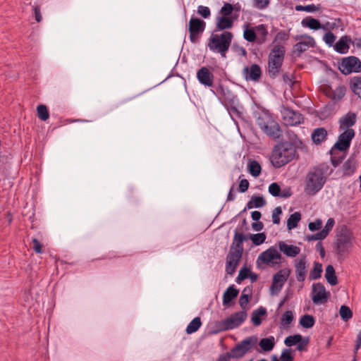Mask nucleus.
Listing matches in <instances>:
<instances>
[{"label": "nucleus", "mask_w": 361, "mask_h": 361, "mask_svg": "<svg viewBox=\"0 0 361 361\" xmlns=\"http://www.w3.org/2000/svg\"><path fill=\"white\" fill-rule=\"evenodd\" d=\"M338 69L343 75L361 71V61L356 56H348L342 59L338 63Z\"/></svg>", "instance_id": "obj_8"}, {"label": "nucleus", "mask_w": 361, "mask_h": 361, "mask_svg": "<svg viewBox=\"0 0 361 361\" xmlns=\"http://www.w3.org/2000/svg\"><path fill=\"white\" fill-rule=\"evenodd\" d=\"M197 78L204 86L213 87L214 76L208 68L205 66L200 68L197 72Z\"/></svg>", "instance_id": "obj_17"}, {"label": "nucleus", "mask_w": 361, "mask_h": 361, "mask_svg": "<svg viewBox=\"0 0 361 361\" xmlns=\"http://www.w3.org/2000/svg\"><path fill=\"white\" fill-rule=\"evenodd\" d=\"M267 314V310L263 307H259L258 309L254 310L252 313L251 321L255 326H259L262 324L260 317Z\"/></svg>", "instance_id": "obj_34"}, {"label": "nucleus", "mask_w": 361, "mask_h": 361, "mask_svg": "<svg viewBox=\"0 0 361 361\" xmlns=\"http://www.w3.org/2000/svg\"><path fill=\"white\" fill-rule=\"evenodd\" d=\"M247 318L246 311H240L232 314L224 320L221 321L218 326L221 331L233 329L240 326Z\"/></svg>", "instance_id": "obj_7"}, {"label": "nucleus", "mask_w": 361, "mask_h": 361, "mask_svg": "<svg viewBox=\"0 0 361 361\" xmlns=\"http://www.w3.org/2000/svg\"><path fill=\"white\" fill-rule=\"evenodd\" d=\"M336 38L335 35L331 31H329L324 35L323 39L327 45L331 47L334 45Z\"/></svg>", "instance_id": "obj_55"}, {"label": "nucleus", "mask_w": 361, "mask_h": 361, "mask_svg": "<svg viewBox=\"0 0 361 361\" xmlns=\"http://www.w3.org/2000/svg\"><path fill=\"white\" fill-rule=\"evenodd\" d=\"M234 7L232 4L229 3H225L224 6L221 7L220 13L222 15V16L229 17V16L232 13Z\"/></svg>", "instance_id": "obj_51"}, {"label": "nucleus", "mask_w": 361, "mask_h": 361, "mask_svg": "<svg viewBox=\"0 0 361 361\" xmlns=\"http://www.w3.org/2000/svg\"><path fill=\"white\" fill-rule=\"evenodd\" d=\"M267 136L274 139L278 140L283 137V130H281L279 124L274 120H271L267 128L262 130Z\"/></svg>", "instance_id": "obj_19"}, {"label": "nucleus", "mask_w": 361, "mask_h": 361, "mask_svg": "<svg viewBox=\"0 0 361 361\" xmlns=\"http://www.w3.org/2000/svg\"><path fill=\"white\" fill-rule=\"evenodd\" d=\"M256 118V123L260 128L261 130L267 128V125L269 124L271 120H273L272 116L268 111H259L255 114Z\"/></svg>", "instance_id": "obj_23"}, {"label": "nucleus", "mask_w": 361, "mask_h": 361, "mask_svg": "<svg viewBox=\"0 0 361 361\" xmlns=\"http://www.w3.org/2000/svg\"><path fill=\"white\" fill-rule=\"evenodd\" d=\"M296 279L299 282L305 281L307 273L306 257L301 256L295 262Z\"/></svg>", "instance_id": "obj_20"}, {"label": "nucleus", "mask_w": 361, "mask_h": 361, "mask_svg": "<svg viewBox=\"0 0 361 361\" xmlns=\"http://www.w3.org/2000/svg\"><path fill=\"white\" fill-rule=\"evenodd\" d=\"M310 341V339L308 337L303 338L302 336V341L298 343L297 345V350L299 351H306L307 350V345H308Z\"/></svg>", "instance_id": "obj_62"}, {"label": "nucleus", "mask_w": 361, "mask_h": 361, "mask_svg": "<svg viewBox=\"0 0 361 361\" xmlns=\"http://www.w3.org/2000/svg\"><path fill=\"white\" fill-rule=\"evenodd\" d=\"M233 25V20L231 17L221 16L217 18L216 31L230 29Z\"/></svg>", "instance_id": "obj_28"}, {"label": "nucleus", "mask_w": 361, "mask_h": 361, "mask_svg": "<svg viewBox=\"0 0 361 361\" xmlns=\"http://www.w3.org/2000/svg\"><path fill=\"white\" fill-rule=\"evenodd\" d=\"M294 319L293 313L291 310L286 311L281 318V325L283 328H287Z\"/></svg>", "instance_id": "obj_43"}, {"label": "nucleus", "mask_w": 361, "mask_h": 361, "mask_svg": "<svg viewBox=\"0 0 361 361\" xmlns=\"http://www.w3.org/2000/svg\"><path fill=\"white\" fill-rule=\"evenodd\" d=\"M37 116L42 121H47L49 117V114L47 107L44 104H39L37 107Z\"/></svg>", "instance_id": "obj_47"}, {"label": "nucleus", "mask_w": 361, "mask_h": 361, "mask_svg": "<svg viewBox=\"0 0 361 361\" xmlns=\"http://www.w3.org/2000/svg\"><path fill=\"white\" fill-rule=\"evenodd\" d=\"M350 245V236L346 227L341 229V231L336 235V247L338 255H342L345 252Z\"/></svg>", "instance_id": "obj_13"}, {"label": "nucleus", "mask_w": 361, "mask_h": 361, "mask_svg": "<svg viewBox=\"0 0 361 361\" xmlns=\"http://www.w3.org/2000/svg\"><path fill=\"white\" fill-rule=\"evenodd\" d=\"M325 278L327 282L331 286H335L338 283V279L335 273L334 268L331 264L326 267Z\"/></svg>", "instance_id": "obj_35"}, {"label": "nucleus", "mask_w": 361, "mask_h": 361, "mask_svg": "<svg viewBox=\"0 0 361 361\" xmlns=\"http://www.w3.org/2000/svg\"><path fill=\"white\" fill-rule=\"evenodd\" d=\"M302 341V336L300 334H295L293 336H289L286 338L284 343L288 347H291L296 345L298 343Z\"/></svg>", "instance_id": "obj_48"}, {"label": "nucleus", "mask_w": 361, "mask_h": 361, "mask_svg": "<svg viewBox=\"0 0 361 361\" xmlns=\"http://www.w3.org/2000/svg\"><path fill=\"white\" fill-rule=\"evenodd\" d=\"M249 238L255 245H259L265 241L267 236L264 233H259L250 234Z\"/></svg>", "instance_id": "obj_46"}, {"label": "nucleus", "mask_w": 361, "mask_h": 361, "mask_svg": "<svg viewBox=\"0 0 361 361\" xmlns=\"http://www.w3.org/2000/svg\"><path fill=\"white\" fill-rule=\"evenodd\" d=\"M315 42L313 37H307V40H302L296 43L293 47V53L300 56L302 53L310 47H314Z\"/></svg>", "instance_id": "obj_21"}, {"label": "nucleus", "mask_w": 361, "mask_h": 361, "mask_svg": "<svg viewBox=\"0 0 361 361\" xmlns=\"http://www.w3.org/2000/svg\"><path fill=\"white\" fill-rule=\"evenodd\" d=\"M206 27V23L203 20L197 18H191L189 21L188 30L190 33V40L192 43L198 42L202 32Z\"/></svg>", "instance_id": "obj_9"}, {"label": "nucleus", "mask_w": 361, "mask_h": 361, "mask_svg": "<svg viewBox=\"0 0 361 361\" xmlns=\"http://www.w3.org/2000/svg\"><path fill=\"white\" fill-rule=\"evenodd\" d=\"M322 226V221L321 219H317L314 222H310L308 224V228L311 231H315L320 229Z\"/></svg>", "instance_id": "obj_63"}, {"label": "nucleus", "mask_w": 361, "mask_h": 361, "mask_svg": "<svg viewBox=\"0 0 361 361\" xmlns=\"http://www.w3.org/2000/svg\"><path fill=\"white\" fill-rule=\"evenodd\" d=\"M335 224V221L333 218H329L325 225V227L321 231L324 235L326 237L329 232L333 228Z\"/></svg>", "instance_id": "obj_57"}, {"label": "nucleus", "mask_w": 361, "mask_h": 361, "mask_svg": "<svg viewBox=\"0 0 361 361\" xmlns=\"http://www.w3.org/2000/svg\"><path fill=\"white\" fill-rule=\"evenodd\" d=\"M247 240V236L238 231H235L233 240L231 247H233L235 250H238L243 252V241Z\"/></svg>", "instance_id": "obj_26"}, {"label": "nucleus", "mask_w": 361, "mask_h": 361, "mask_svg": "<svg viewBox=\"0 0 361 361\" xmlns=\"http://www.w3.org/2000/svg\"><path fill=\"white\" fill-rule=\"evenodd\" d=\"M246 288H245L240 297L239 299V305L240 307L245 311V310L247 307V304L250 301V296L248 294H245Z\"/></svg>", "instance_id": "obj_49"}, {"label": "nucleus", "mask_w": 361, "mask_h": 361, "mask_svg": "<svg viewBox=\"0 0 361 361\" xmlns=\"http://www.w3.org/2000/svg\"><path fill=\"white\" fill-rule=\"evenodd\" d=\"M333 172L327 164H321L313 167L307 173L304 191L307 195H314L322 190L326 181V176Z\"/></svg>", "instance_id": "obj_1"}, {"label": "nucleus", "mask_w": 361, "mask_h": 361, "mask_svg": "<svg viewBox=\"0 0 361 361\" xmlns=\"http://www.w3.org/2000/svg\"><path fill=\"white\" fill-rule=\"evenodd\" d=\"M239 290L233 285L230 286L223 295V305L226 307L232 305L231 301L237 298Z\"/></svg>", "instance_id": "obj_25"}, {"label": "nucleus", "mask_w": 361, "mask_h": 361, "mask_svg": "<svg viewBox=\"0 0 361 361\" xmlns=\"http://www.w3.org/2000/svg\"><path fill=\"white\" fill-rule=\"evenodd\" d=\"M256 30L259 35L257 40L258 43H264L266 41V37L268 35L266 25L264 24L259 25L258 26L256 27Z\"/></svg>", "instance_id": "obj_44"}, {"label": "nucleus", "mask_w": 361, "mask_h": 361, "mask_svg": "<svg viewBox=\"0 0 361 361\" xmlns=\"http://www.w3.org/2000/svg\"><path fill=\"white\" fill-rule=\"evenodd\" d=\"M282 257L276 247L271 246L259 254L257 259V264L259 267L262 264L274 267L281 264Z\"/></svg>", "instance_id": "obj_5"}, {"label": "nucleus", "mask_w": 361, "mask_h": 361, "mask_svg": "<svg viewBox=\"0 0 361 361\" xmlns=\"http://www.w3.org/2000/svg\"><path fill=\"white\" fill-rule=\"evenodd\" d=\"M286 49L281 44H276L268 56V74L271 78H275L281 70L284 60Z\"/></svg>", "instance_id": "obj_3"}, {"label": "nucleus", "mask_w": 361, "mask_h": 361, "mask_svg": "<svg viewBox=\"0 0 361 361\" xmlns=\"http://www.w3.org/2000/svg\"><path fill=\"white\" fill-rule=\"evenodd\" d=\"M350 87L355 94L361 97V77L355 76L351 78Z\"/></svg>", "instance_id": "obj_37"}, {"label": "nucleus", "mask_w": 361, "mask_h": 361, "mask_svg": "<svg viewBox=\"0 0 361 361\" xmlns=\"http://www.w3.org/2000/svg\"><path fill=\"white\" fill-rule=\"evenodd\" d=\"M337 149L332 148L330 150L331 154V162L334 168L337 167L339 164H341L343 159L345 158V152H343L342 154H339Z\"/></svg>", "instance_id": "obj_31"}, {"label": "nucleus", "mask_w": 361, "mask_h": 361, "mask_svg": "<svg viewBox=\"0 0 361 361\" xmlns=\"http://www.w3.org/2000/svg\"><path fill=\"white\" fill-rule=\"evenodd\" d=\"M323 93L332 101L327 104L333 106L336 102L340 101L345 94L346 88L344 85H338L335 90H333L330 85H324L322 87Z\"/></svg>", "instance_id": "obj_12"}, {"label": "nucleus", "mask_w": 361, "mask_h": 361, "mask_svg": "<svg viewBox=\"0 0 361 361\" xmlns=\"http://www.w3.org/2000/svg\"><path fill=\"white\" fill-rule=\"evenodd\" d=\"M356 122V114L349 112L340 119L341 127L347 128L348 129L354 126Z\"/></svg>", "instance_id": "obj_33"}, {"label": "nucleus", "mask_w": 361, "mask_h": 361, "mask_svg": "<svg viewBox=\"0 0 361 361\" xmlns=\"http://www.w3.org/2000/svg\"><path fill=\"white\" fill-rule=\"evenodd\" d=\"M327 137V131L324 128H316L312 133V142L316 145H319Z\"/></svg>", "instance_id": "obj_30"}, {"label": "nucleus", "mask_w": 361, "mask_h": 361, "mask_svg": "<svg viewBox=\"0 0 361 361\" xmlns=\"http://www.w3.org/2000/svg\"><path fill=\"white\" fill-rule=\"evenodd\" d=\"M282 213V209L281 207H276L272 212V221L274 224H280V214Z\"/></svg>", "instance_id": "obj_58"}, {"label": "nucleus", "mask_w": 361, "mask_h": 361, "mask_svg": "<svg viewBox=\"0 0 361 361\" xmlns=\"http://www.w3.org/2000/svg\"><path fill=\"white\" fill-rule=\"evenodd\" d=\"M274 338L272 336L262 338L259 343L260 348L265 352L271 351L274 348Z\"/></svg>", "instance_id": "obj_36"}, {"label": "nucleus", "mask_w": 361, "mask_h": 361, "mask_svg": "<svg viewBox=\"0 0 361 361\" xmlns=\"http://www.w3.org/2000/svg\"><path fill=\"white\" fill-rule=\"evenodd\" d=\"M197 13L204 18H207L211 15L210 9L209 7L204 6H199L197 7Z\"/></svg>", "instance_id": "obj_59"}, {"label": "nucleus", "mask_w": 361, "mask_h": 361, "mask_svg": "<svg viewBox=\"0 0 361 361\" xmlns=\"http://www.w3.org/2000/svg\"><path fill=\"white\" fill-rule=\"evenodd\" d=\"M270 3V0H253L254 7L258 9H264Z\"/></svg>", "instance_id": "obj_61"}, {"label": "nucleus", "mask_w": 361, "mask_h": 361, "mask_svg": "<svg viewBox=\"0 0 361 361\" xmlns=\"http://www.w3.org/2000/svg\"><path fill=\"white\" fill-rule=\"evenodd\" d=\"M243 253L238 250H235L233 247H230L226 262V272L227 274L232 276L235 272Z\"/></svg>", "instance_id": "obj_11"}, {"label": "nucleus", "mask_w": 361, "mask_h": 361, "mask_svg": "<svg viewBox=\"0 0 361 361\" xmlns=\"http://www.w3.org/2000/svg\"><path fill=\"white\" fill-rule=\"evenodd\" d=\"M301 24L303 27H309L310 29L314 30L325 29L324 26L320 23L319 20L315 19L311 16H307L304 18L302 20Z\"/></svg>", "instance_id": "obj_27"}, {"label": "nucleus", "mask_w": 361, "mask_h": 361, "mask_svg": "<svg viewBox=\"0 0 361 361\" xmlns=\"http://www.w3.org/2000/svg\"><path fill=\"white\" fill-rule=\"evenodd\" d=\"M247 168L250 173L254 177H258L261 173V166L259 162L255 160L249 161Z\"/></svg>", "instance_id": "obj_38"}, {"label": "nucleus", "mask_w": 361, "mask_h": 361, "mask_svg": "<svg viewBox=\"0 0 361 361\" xmlns=\"http://www.w3.org/2000/svg\"><path fill=\"white\" fill-rule=\"evenodd\" d=\"M269 192L274 197H279L281 195V188L277 183H272L269 186Z\"/></svg>", "instance_id": "obj_53"}, {"label": "nucleus", "mask_w": 361, "mask_h": 361, "mask_svg": "<svg viewBox=\"0 0 361 361\" xmlns=\"http://www.w3.org/2000/svg\"><path fill=\"white\" fill-rule=\"evenodd\" d=\"M288 38H289V34L284 30H281L276 34L275 39L274 40V42H285V41H287L288 39Z\"/></svg>", "instance_id": "obj_60"}, {"label": "nucleus", "mask_w": 361, "mask_h": 361, "mask_svg": "<svg viewBox=\"0 0 361 361\" xmlns=\"http://www.w3.org/2000/svg\"><path fill=\"white\" fill-rule=\"evenodd\" d=\"M295 155V145L290 142H286L274 147L270 160L274 167L280 168L291 161Z\"/></svg>", "instance_id": "obj_2"}, {"label": "nucleus", "mask_w": 361, "mask_h": 361, "mask_svg": "<svg viewBox=\"0 0 361 361\" xmlns=\"http://www.w3.org/2000/svg\"><path fill=\"white\" fill-rule=\"evenodd\" d=\"M201 325H202V322H201L200 317H197L194 318L188 325L186 330H185L186 333L188 334H191L192 333L196 332L200 329Z\"/></svg>", "instance_id": "obj_39"}, {"label": "nucleus", "mask_w": 361, "mask_h": 361, "mask_svg": "<svg viewBox=\"0 0 361 361\" xmlns=\"http://www.w3.org/2000/svg\"><path fill=\"white\" fill-rule=\"evenodd\" d=\"M290 274V270L288 269H281L274 275L272 281L283 286Z\"/></svg>", "instance_id": "obj_32"}, {"label": "nucleus", "mask_w": 361, "mask_h": 361, "mask_svg": "<svg viewBox=\"0 0 361 361\" xmlns=\"http://www.w3.org/2000/svg\"><path fill=\"white\" fill-rule=\"evenodd\" d=\"M328 298L325 287L321 283L313 284L312 300L314 304L319 305L326 302Z\"/></svg>", "instance_id": "obj_16"}, {"label": "nucleus", "mask_w": 361, "mask_h": 361, "mask_svg": "<svg viewBox=\"0 0 361 361\" xmlns=\"http://www.w3.org/2000/svg\"><path fill=\"white\" fill-rule=\"evenodd\" d=\"M354 136V130L351 128L347 129L338 136V141L334 144L333 147L340 152H345L350 147V142Z\"/></svg>", "instance_id": "obj_14"}, {"label": "nucleus", "mask_w": 361, "mask_h": 361, "mask_svg": "<svg viewBox=\"0 0 361 361\" xmlns=\"http://www.w3.org/2000/svg\"><path fill=\"white\" fill-rule=\"evenodd\" d=\"M324 238H326V236L324 235V233L322 231H319L315 234L309 235L307 236V240L309 241L323 240Z\"/></svg>", "instance_id": "obj_64"}, {"label": "nucleus", "mask_w": 361, "mask_h": 361, "mask_svg": "<svg viewBox=\"0 0 361 361\" xmlns=\"http://www.w3.org/2000/svg\"><path fill=\"white\" fill-rule=\"evenodd\" d=\"M243 75L246 80L257 82L262 77V69L258 64H252L250 67L245 66L243 70Z\"/></svg>", "instance_id": "obj_18"}, {"label": "nucleus", "mask_w": 361, "mask_h": 361, "mask_svg": "<svg viewBox=\"0 0 361 361\" xmlns=\"http://www.w3.org/2000/svg\"><path fill=\"white\" fill-rule=\"evenodd\" d=\"M233 39V34L228 31H224L221 35L212 34L209 38L208 47L210 50L220 53L222 56H226V52L228 50Z\"/></svg>", "instance_id": "obj_4"}, {"label": "nucleus", "mask_w": 361, "mask_h": 361, "mask_svg": "<svg viewBox=\"0 0 361 361\" xmlns=\"http://www.w3.org/2000/svg\"><path fill=\"white\" fill-rule=\"evenodd\" d=\"M280 360L281 361H293L294 357L292 355V350L290 348L283 349Z\"/></svg>", "instance_id": "obj_52"}, {"label": "nucleus", "mask_w": 361, "mask_h": 361, "mask_svg": "<svg viewBox=\"0 0 361 361\" xmlns=\"http://www.w3.org/2000/svg\"><path fill=\"white\" fill-rule=\"evenodd\" d=\"M349 43H353L351 37L348 35L342 36L335 44L334 49L339 54H346L350 48Z\"/></svg>", "instance_id": "obj_24"}, {"label": "nucleus", "mask_w": 361, "mask_h": 361, "mask_svg": "<svg viewBox=\"0 0 361 361\" xmlns=\"http://www.w3.org/2000/svg\"><path fill=\"white\" fill-rule=\"evenodd\" d=\"M251 199L253 201L255 207L256 208L262 207L266 204V201L262 196L254 195Z\"/></svg>", "instance_id": "obj_56"}, {"label": "nucleus", "mask_w": 361, "mask_h": 361, "mask_svg": "<svg viewBox=\"0 0 361 361\" xmlns=\"http://www.w3.org/2000/svg\"><path fill=\"white\" fill-rule=\"evenodd\" d=\"M301 219L300 213L296 212L292 214L287 221V227L289 230L293 229L298 226V222Z\"/></svg>", "instance_id": "obj_40"}, {"label": "nucleus", "mask_w": 361, "mask_h": 361, "mask_svg": "<svg viewBox=\"0 0 361 361\" xmlns=\"http://www.w3.org/2000/svg\"><path fill=\"white\" fill-rule=\"evenodd\" d=\"M339 314L341 317V319L344 322H348L349 319H350L353 317V312L346 305H342L339 310Z\"/></svg>", "instance_id": "obj_45"}, {"label": "nucleus", "mask_w": 361, "mask_h": 361, "mask_svg": "<svg viewBox=\"0 0 361 361\" xmlns=\"http://www.w3.org/2000/svg\"><path fill=\"white\" fill-rule=\"evenodd\" d=\"M244 38L250 42H253L257 39L256 32L253 29H246L243 33Z\"/></svg>", "instance_id": "obj_50"}, {"label": "nucleus", "mask_w": 361, "mask_h": 361, "mask_svg": "<svg viewBox=\"0 0 361 361\" xmlns=\"http://www.w3.org/2000/svg\"><path fill=\"white\" fill-rule=\"evenodd\" d=\"M212 92L214 94L218 97L219 99L223 100L226 104L233 105L237 100V97L228 88L224 87L221 84H219L214 90H212Z\"/></svg>", "instance_id": "obj_15"}, {"label": "nucleus", "mask_w": 361, "mask_h": 361, "mask_svg": "<svg viewBox=\"0 0 361 361\" xmlns=\"http://www.w3.org/2000/svg\"><path fill=\"white\" fill-rule=\"evenodd\" d=\"M322 272V265L319 262H315L313 268L310 271L309 278L310 280H316L321 277Z\"/></svg>", "instance_id": "obj_42"}, {"label": "nucleus", "mask_w": 361, "mask_h": 361, "mask_svg": "<svg viewBox=\"0 0 361 361\" xmlns=\"http://www.w3.org/2000/svg\"><path fill=\"white\" fill-rule=\"evenodd\" d=\"M281 116L286 126H294L300 124L303 120V116L298 111L288 107H284L281 110Z\"/></svg>", "instance_id": "obj_10"}, {"label": "nucleus", "mask_w": 361, "mask_h": 361, "mask_svg": "<svg viewBox=\"0 0 361 361\" xmlns=\"http://www.w3.org/2000/svg\"><path fill=\"white\" fill-rule=\"evenodd\" d=\"M257 338L255 336H250L240 341L233 347L229 353L233 359H238L243 357L257 343Z\"/></svg>", "instance_id": "obj_6"}, {"label": "nucleus", "mask_w": 361, "mask_h": 361, "mask_svg": "<svg viewBox=\"0 0 361 361\" xmlns=\"http://www.w3.org/2000/svg\"><path fill=\"white\" fill-rule=\"evenodd\" d=\"M250 270L246 267H243L238 274V276L236 278L235 281L238 283H240L241 281L247 279L249 276Z\"/></svg>", "instance_id": "obj_54"}, {"label": "nucleus", "mask_w": 361, "mask_h": 361, "mask_svg": "<svg viewBox=\"0 0 361 361\" xmlns=\"http://www.w3.org/2000/svg\"><path fill=\"white\" fill-rule=\"evenodd\" d=\"M279 249L287 257H295L300 252V248L296 245H288L283 241L278 243Z\"/></svg>", "instance_id": "obj_22"}, {"label": "nucleus", "mask_w": 361, "mask_h": 361, "mask_svg": "<svg viewBox=\"0 0 361 361\" xmlns=\"http://www.w3.org/2000/svg\"><path fill=\"white\" fill-rule=\"evenodd\" d=\"M356 161L353 158L348 159L342 166L343 176H351L355 171Z\"/></svg>", "instance_id": "obj_29"}, {"label": "nucleus", "mask_w": 361, "mask_h": 361, "mask_svg": "<svg viewBox=\"0 0 361 361\" xmlns=\"http://www.w3.org/2000/svg\"><path fill=\"white\" fill-rule=\"evenodd\" d=\"M315 324L314 317L310 314L302 315L300 319V324L306 329L312 328Z\"/></svg>", "instance_id": "obj_41"}]
</instances>
